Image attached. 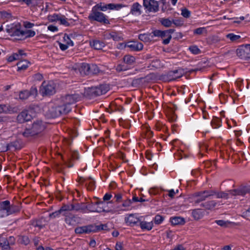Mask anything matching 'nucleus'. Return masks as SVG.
Returning a JSON list of instances; mask_svg holds the SVG:
<instances>
[{"label":"nucleus","mask_w":250,"mask_h":250,"mask_svg":"<svg viewBox=\"0 0 250 250\" xmlns=\"http://www.w3.org/2000/svg\"><path fill=\"white\" fill-rule=\"evenodd\" d=\"M80 99L78 94H67L59 99L54 106V104H49L47 115L51 118L57 117L61 114L69 112L72 109V105Z\"/></svg>","instance_id":"obj_1"},{"label":"nucleus","mask_w":250,"mask_h":250,"mask_svg":"<svg viewBox=\"0 0 250 250\" xmlns=\"http://www.w3.org/2000/svg\"><path fill=\"white\" fill-rule=\"evenodd\" d=\"M213 195H216L217 198L228 199L230 196H244L247 194H250V187H243L237 189L229 191L226 192H215L213 191Z\"/></svg>","instance_id":"obj_2"},{"label":"nucleus","mask_w":250,"mask_h":250,"mask_svg":"<svg viewBox=\"0 0 250 250\" xmlns=\"http://www.w3.org/2000/svg\"><path fill=\"white\" fill-rule=\"evenodd\" d=\"M88 19L91 21H97L104 24L109 23L107 16L104 13L97 11L96 6L92 8V11L88 16Z\"/></svg>","instance_id":"obj_3"},{"label":"nucleus","mask_w":250,"mask_h":250,"mask_svg":"<svg viewBox=\"0 0 250 250\" xmlns=\"http://www.w3.org/2000/svg\"><path fill=\"white\" fill-rule=\"evenodd\" d=\"M40 93L43 96L51 95L55 93V84L52 81L43 82L40 89Z\"/></svg>","instance_id":"obj_4"},{"label":"nucleus","mask_w":250,"mask_h":250,"mask_svg":"<svg viewBox=\"0 0 250 250\" xmlns=\"http://www.w3.org/2000/svg\"><path fill=\"white\" fill-rule=\"evenodd\" d=\"M21 25L19 22L7 25L6 26V31L11 36L22 38V30H21Z\"/></svg>","instance_id":"obj_5"},{"label":"nucleus","mask_w":250,"mask_h":250,"mask_svg":"<svg viewBox=\"0 0 250 250\" xmlns=\"http://www.w3.org/2000/svg\"><path fill=\"white\" fill-rule=\"evenodd\" d=\"M186 72L183 69L179 68L168 72L165 75L164 79L167 81H174L182 77Z\"/></svg>","instance_id":"obj_6"},{"label":"nucleus","mask_w":250,"mask_h":250,"mask_svg":"<svg viewBox=\"0 0 250 250\" xmlns=\"http://www.w3.org/2000/svg\"><path fill=\"white\" fill-rule=\"evenodd\" d=\"M109 89L108 85L102 84L99 86L88 88V91L92 96H97L106 93Z\"/></svg>","instance_id":"obj_7"},{"label":"nucleus","mask_w":250,"mask_h":250,"mask_svg":"<svg viewBox=\"0 0 250 250\" xmlns=\"http://www.w3.org/2000/svg\"><path fill=\"white\" fill-rule=\"evenodd\" d=\"M143 5L149 12H156L159 10V4L155 0H143Z\"/></svg>","instance_id":"obj_8"},{"label":"nucleus","mask_w":250,"mask_h":250,"mask_svg":"<svg viewBox=\"0 0 250 250\" xmlns=\"http://www.w3.org/2000/svg\"><path fill=\"white\" fill-rule=\"evenodd\" d=\"M98 230L96 226L92 225L79 227L75 229V231L77 234L89 233L96 232Z\"/></svg>","instance_id":"obj_9"},{"label":"nucleus","mask_w":250,"mask_h":250,"mask_svg":"<svg viewBox=\"0 0 250 250\" xmlns=\"http://www.w3.org/2000/svg\"><path fill=\"white\" fill-rule=\"evenodd\" d=\"M32 109L22 111L17 117V120L20 123L27 122L31 120L35 115H32Z\"/></svg>","instance_id":"obj_10"},{"label":"nucleus","mask_w":250,"mask_h":250,"mask_svg":"<svg viewBox=\"0 0 250 250\" xmlns=\"http://www.w3.org/2000/svg\"><path fill=\"white\" fill-rule=\"evenodd\" d=\"M95 6L102 11H106L108 9L118 10L123 7L121 5L119 4L109 3L105 4L102 3H99Z\"/></svg>","instance_id":"obj_11"},{"label":"nucleus","mask_w":250,"mask_h":250,"mask_svg":"<svg viewBox=\"0 0 250 250\" xmlns=\"http://www.w3.org/2000/svg\"><path fill=\"white\" fill-rule=\"evenodd\" d=\"M213 195V191H204L203 192H200L193 196L195 204H198L203 201L209 196Z\"/></svg>","instance_id":"obj_12"},{"label":"nucleus","mask_w":250,"mask_h":250,"mask_svg":"<svg viewBox=\"0 0 250 250\" xmlns=\"http://www.w3.org/2000/svg\"><path fill=\"white\" fill-rule=\"evenodd\" d=\"M0 210L3 211L6 216L15 212L14 209L10 206V202L8 200L0 202Z\"/></svg>","instance_id":"obj_13"},{"label":"nucleus","mask_w":250,"mask_h":250,"mask_svg":"<svg viewBox=\"0 0 250 250\" xmlns=\"http://www.w3.org/2000/svg\"><path fill=\"white\" fill-rule=\"evenodd\" d=\"M105 39L109 40L112 39L114 41H120L123 40L122 34L120 32L111 31L107 32L104 35Z\"/></svg>","instance_id":"obj_14"},{"label":"nucleus","mask_w":250,"mask_h":250,"mask_svg":"<svg viewBox=\"0 0 250 250\" xmlns=\"http://www.w3.org/2000/svg\"><path fill=\"white\" fill-rule=\"evenodd\" d=\"M45 127V125L42 121H37L33 124L31 133L32 135L38 134L43 130Z\"/></svg>","instance_id":"obj_15"},{"label":"nucleus","mask_w":250,"mask_h":250,"mask_svg":"<svg viewBox=\"0 0 250 250\" xmlns=\"http://www.w3.org/2000/svg\"><path fill=\"white\" fill-rule=\"evenodd\" d=\"M74 205L73 204H70V205H64L63 207H62V208L58 211H56L55 212L52 213V214H50V216L51 217H55L59 215V214L66 213L67 214H68V211L70 210H74Z\"/></svg>","instance_id":"obj_16"},{"label":"nucleus","mask_w":250,"mask_h":250,"mask_svg":"<svg viewBox=\"0 0 250 250\" xmlns=\"http://www.w3.org/2000/svg\"><path fill=\"white\" fill-rule=\"evenodd\" d=\"M76 69L78 70L82 76L87 75L90 73V65L86 63H81L77 65Z\"/></svg>","instance_id":"obj_17"},{"label":"nucleus","mask_w":250,"mask_h":250,"mask_svg":"<svg viewBox=\"0 0 250 250\" xmlns=\"http://www.w3.org/2000/svg\"><path fill=\"white\" fill-rule=\"evenodd\" d=\"M17 107L11 106L8 104H0V113L12 114L18 111Z\"/></svg>","instance_id":"obj_18"},{"label":"nucleus","mask_w":250,"mask_h":250,"mask_svg":"<svg viewBox=\"0 0 250 250\" xmlns=\"http://www.w3.org/2000/svg\"><path fill=\"white\" fill-rule=\"evenodd\" d=\"M126 45L132 51H139L143 48V44L138 42H129L126 44Z\"/></svg>","instance_id":"obj_19"},{"label":"nucleus","mask_w":250,"mask_h":250,"mask_svg":"<svg viewBox=\"0 0 250 250\" xmlns=\"http://www.w3.org/2000/svg\"><path fill=\"white\" fill-rule=\"evenodd\" d=\"M103 209L102 207H99L97 205V202L95 203H91L87 205V213L88 212H102Z\"/></svg>","instance_id":"obj_20"},{"label":"nucleus","mask_w":250,"mask_h":250,"mask_svg":"<svg viewBox=\"0 0 250 250\" xmlns=\"http://www.w3.org/2000/svg\"><path fill=\"white\" fill-rule=\"evenodd\" d=\"M63 215L65 216V222L69 226H74L77 223V217L76 216L72 214H67L66 213H63Z\"/></svg>","instance_id":"obj_21"},{"label":"nucleus","mask_w":250,"mask_h":250,"mask_svg":"<svg viewBox=\"0 0 250 250\" xmlns=\"http://www.w3.org/2000/svg\"><path fill=\"white\" fill-rule=\"evenodd\" d=\"M174 32V30L169 29L166 31H162L161 37L162 38L166 37L167 38L163 40V43L165 44H168L171 39V34Z\"/></svg>","instance_id":"obj_22"},{"label":"nucleus","mask_w":250,"mask_h":250,"mask_svg":"<svg viewBox=\"0 0 250 250\" xmlns=\"http://www.w3.org/2000/svg\"><path fill=\"white\" fill-rule=\"evenodd\" d=\"M90 46L95 49L100 50L105 46V43L99 40H93L90 42Z\"/></svg>","instance_id":"obj_23"},{"label":"nucleus","mask_w":250,"mask_h":250,"mask_svg":"<svg viewBox=\"0 0 250 250\" xmlns=\"http://www.w3.org/2000/svg\"><path fill=\"white\" fill-rule=\"evenodd\" d=\"M141 5L138 2H135L131 6L130 13L133 15L138 16L141 14Z\"/></svg>","instance_id":"obj_24"},{"label":"nucleus","mask_w":250,"mask_h":250,"mask_svg":"<svg viewBox=\"0 0 250 250\" xmlns=\"http://www.w3.org/2000/svg\"><path fill=\"white\" fill-rule=\"evenodd\" d=\"M204 211L201 209H195L192 210V216L195 220H199L202 218L204 215Z\"/></svg>","instance_id":"obj_25"},{"label":"nucleus","mask_w":250,"mask_h":250,"mask_svg":"<svg viewBox=\"0 0 250 250\" xmlns=\"http://www.w3.org/2000/svg\"><path fill=\"white\" fill-rule=\"evenodd\" d=\"M74 210L82 213H87V205L84 203L74 205Z\"/></svg>","instance_id":"obj_26"},{"label":"nucleus","mask_w":250,"mask_h":250,"mask_svg":"<svg viewBox=\"0 0 250 250\" xmlns=\"http://www.w3.org/2000/svg\"><path fill=\"white\" fill-rule=\"evenodd\" d=\"M111 201H110L109 202H107V203H105L104 202H103V201H100V202H97V205H99V207H102V209H103V212H115L117 210H118V209H114V210H112L111 209H109V208H107V205L109 203H111Z\"/></svg>","instance_id":"obj_27"},{"label":"nucleus","mask_w":250,"mask_h":250,"mask_svg":"<svg viewBox=\"0 0 250 250\" xmlns=\"http://www.w3.org/2000/svg\"><path fill=\"white\" fill-rule=\"evenodd\" d=\"M140 226L141 228L143 230H150L152 229L153 227V223L152 221H140Z\"/></svg>","instance_id":"obj_28"},{"label":"nucleus","mask_w":250,"mask_h":250,"mask_svg":"<svg viewBox=\"0 0 250 250\" xmlns=\"http://www.w3.org/2000/svg\"><path fill=\"white\" fill-rule=\"evenodd\" d=\"M139 219L133 214H130L125 218L126 223L130 226H133L139 222Z\"/></svg>","instance_id":"obj_29"},{"label":"nucleus","mask_w":250,"mask_h":250,"mask_svg":"<svg viewBox=\"0 0 250 250\" xmlns=\"http://www.w3.org/2000/svg\"><path fill=\"white\" fill-rule=\"evenodd\" d=\"M170 222L173 225H183L185 223V219L181 217H173L170 218Z\"/></svg>","instance_id":"obj_30"},{"label":"nucleus","mask_w":250,"mask_h":250,"mask_svg":"<svg viewBox=\"0 0 250 250\" xmlns=\"http://www.w3.org/2000/svg\"><path fill=\"white\" fill-rule=\"evenodd\" d=\"M30 63L27 60H23L17 63L18 66V70H24L26 69L29 66Z\"/></svg>","instance_id":"obj_31"},{"label":"nucleus","mask_w":250,"mask_h":250,"mask_svg":"<svg viewBox=\"0 0 250 250\" xmlns=\"http://www.w3.org/2000/svg\"><path fill=\"white\" fill-rule=\"evenodd\" d=\"M217 205L218 203L215 201H210L202 204V206L208 209H212Z\"/></svg>","instance_id":"obj_32"},{"label":"nucleus","mask_w":250,"mask_h":250,"mask_svg":"<svg viewBox=\"0 0 250 250\" xmlns=\"http://www.w3.org/2000/svg\"><path fill=\"white\" fill-rule=\"evenodd\" d=\"M160 22L163 26L166 27H170L173 23L172 20L167 18H161L160 20Z\"/></svg>","instance_id":"obj_33"},{"label":"nucleus","mask_w":250,"mask_h":250,"mask_svg":"<svg viewBox=\"0 0 250 250\" xmlns=\"http://www.w3.org/2000/svg\"><path fill=\"white\" fill-rule=\"evenodd\" d=\"M35 35V32L32 30L22 31V38H30L34 37Z\"/></svg>","instance_id":"obj_34"},{"label":"nucleus","mask_w":250,"mask_h":250,"mask_svg":"<svg viewBox=\"0 0 250 250\" xmlns=\"http://www.w3.org/2000/svg\"><path fill=\"white\" fill-rule=\"evenodd\" d=\"M124 61L125 64L127 65H131L134 63L135 58L132 56L126 55L124 58Z\"/></svg>","instance_id":"obj_35"},{"label":"nucleus","mask_w":250,"mask_h":250,"mask_svg":"<svg viewBox=\"0 0 250 250\" xmlns=\"http://www.w3.org/2000/svg\"><path fill=\"white\" fill-rule=\"evenodd\" d=\"M226 37L232 42H236L241 38L240 36L235 35L233 33H229L227 34L226 35Z\"/></svg>","instance_id":"obj_36"},{"label":"nucleus","mask_w":250,"mask_h":250,"mask_svg":"<svg viewBox=\"0 0 250 250\" xmlns=\"http://www.w3.org/2000/svg\"><path fill=\"white\" fill-rule=\"evenodd\" d=\"M240 51H243L244 55L246 57L250 58V44H246Z\"/></svg>","instance_id":"obj_37"},{"label":"nucleus","mask_w":250,"mask_h":250,"mask_svg":"<svg viewBox=\"0 0 250 250\" xmlns=\"http://www.w3.org/2000/svg\"><path fill=\"white\" fill-rule=\"evenodd\" d=\"M84 184L86 186H88V188L90 190H92L94 188L95 181L92 178H88L84 180Z\"/></svg>","instance_id":"obj_38"},{"label":"nucleus","mask_w":250,"mask_h":250,"mask_svg":"<svg viewBox=\"0 0 250 250\" xmlns=\"http://www.w3.org/2000/svg\"><path fill=\"white\" fill-rule=\"evenodd\" d=\"M211 125L214 128H217L221 126L220 120L218 118H213L211 121Z\"/></svg>","instance_id":"obj_39"},{"label":"nucleus","mask_w":250,"mask_h":250,"mask_svg":"<svg viewBox=\"0 0 250 250\" xmlns=\"http://www.w3.org/2000/svg\"><path fill=\"white\" fill-rule=\"evenodd\" d=\"M29 96V92L27 90L22 91L19 93V98L21 100H26Z\"/></svg>","instance_id":"obj_40"},{"label":"nucleus","mask_w":250,"mask_h":250,"mask_svg":"<svg viewBox=\"0 0 250 250\" xmlns=\"http://www.w3.org/2000/svg\"><path fill=\"white\" fill-rule=\"evenodd\" d=\"M9 243L5 238L0 237V246L3 249L8 248Z\"/></svg>","instance_id":"obj_41"},{"label":"nucleus","mask_w":250,"mask_h":250,"mask_svg":"<svg viewBox=\"0 0 250 250\" xmlns=\"http://www.w3.org/2000/svg\"><path fill=\"white\" fill-rule=\"evenodd\" d=\"M61 24L64 25L65 26H68L69 23L67 21V19L63 15H60L58 21Z\"/></svg>","instance_id":"obj_42"},{"label":"nucleus","mask_w":250,"mask_h":250,"mask_svg":"<svg viewBox=\"0 0 250 250\" xmlns=\"http://www.w3.org/2000/svg\"><path fill=\"white\" fill-rule=\"evenodd\" d=\"M63 42L68 45L73 46V42L67 35H64L63 37Z\"/></svg>","instance_id":"obj_43"},{"label":"nucleus","mask_w":250,"mask_h":250,"mask_svg":"<svg viewBox=\"0 0 250 250\" xmlns=\"http://www.w3.org/2000/svg\"><path fill=\"white\" fill-rule=\"evenodd\" d=\"M164 220V218L160 215H156L153 219L154 223L157 225L161 224Z\"/></svg>","instance_id":"obj_44"},{"label":"nucleus","mask_w":250,"mask_h":250,"mask_svg":"<svg viewBox=\"0 0 250 250\" xmlns=\"http://www.w3.org/2000/svg\"><path fill=\"white\" fill-rule=\"evenodd\" d=\"M19 59H20V55L17 53H15L13 54L10 56H9L7 60L9 62H12L14 61L19 60Z\"/></svg>","instance_id":"obj_45"},{"label":"nucleus","mask_w":250,"mask_h":250,"mask_svg":"<svg viewBox=\"0 0 250 250\" xmlns=\"http://www.w3.org/2000/svg\"><path fill=\"white\" fill-rule=\"evenodd\" d=\"M60 15L53 14L48 16V20L50 22H57L59 21V18Z\"/></svg>","instance_id":"obj_46"},{"label":"nucleus","mask_w":250,"mask_h":250,"mask_svg":"<svg viewBox=\"0 0 250 250\" xmlns=\"http://www.w3.org/2000/svg\"><path fill=\"white\" fill-rule=\"evenodd\" d=\"M181 15L184 18H188L190 16V12L188 9L184 8L181 9Z\"/></svg>","instance_id":"obj_47"},{"label":"nucleus","mask_w":250,"mask_h":250,"mask_svg":"<svg viewBox=\"0 0 250 250\" xmlns=\"http://www.w3.org/2000/svg\"><path fill=\"white\" fill-rule=\"evenodd\" d=\"M139 39L143 42H147L150 40L149 36L148 34H141L139 36Z\"/></svg>","instance_id":"obj_48"},{"label":"nucleus","mask_w":250,"mask_h":250,"mask_svg":"<svg viewBox=\"0 0 250 250\" xmlns=\"http://www.w3.org/2000/svg\"><path fill=\"white\" fill-rule=\"evenodd\" d=\"M189 49L193 54H198L200 52V49L196 46H191L189 48Z\"/></svg>","instance_id":"obj_49"},{"label":"nucleus","mask_w":250,"mask_h":250,"mask_svg":"<svg viewBox=\"0 0 250 250\" xmlns=\"http://www.w3.org/2000/svg\"><path fill=\"white\" fill-rule=\"evenodd\" d=\"M128 69L129 67L125 64H119L116 67V70L119 72L125 71Z\"/></svg>","instance_id":"obj_50"},{"label":"nucleus","mask_w":250,"mask_h":250,"mask_svg":"<svg viewBox=\"0 0 250 250\" xmlns=\"http://www.w3.org/2000/svg\"><path fill=\"white\" fill-rule=\"evenodd\" d=\"M90 73L96 74L99 71V68L95 64H91L90 65Z\"/></svg>","instance_id":"obj_51"},{"label":"nucleus","mask_w":250,"mask_h":250,"mask_svg":"<svg viewBox=\"0 0 250 250\" xmlns=\"http://www.w3.org/2000/svg\"><path fill=\"white\" fill-rule=\"evenodd\" d=\"M9 149V146L7 144L1 143L0 144V151L4 152L7 151Z\"/></svg>","instance_id":"obj_52"},{"label":"nucleus","mask_w":250,"mask_h":250,"mask_svg":"<svg viewBox=\"0 0 250 250\" xmlns=\"http://www.w3.org/2000/svg\"><path fill=\"white\" fill-rule=\"evenodd\" d=\"M38 94V90L36 87H32L30 91L29 96H33L34 97H35Z\"/></svg>","instance_id":"obj_53"},{"label":"nucleus","mask_w":250,"mask_h":250,"mask_svg":"<svg viewBox=\"0 0 250 250\" xmlns=\"http://www.w3.org/2000/svg\"><path fill=\"white\" fill-rule=\"evenodd\" d=\"M205 31H206L205 27H200L195 29L194 31V33L198 35H200Z\"/></svg>","instance_id":"obj_54"},{"label":"nucleus","mask_w":250,"mask_h":250,"mask_svg":"<svg viewBox=\"0 0 250 250\" xmlns=\"http://www.w3.org/2000/svg\"><path fill=\"white\" fill-rule=\"evenodd\" d=\"M235 83L240 90H241V88L242 86V85L243 84V80L240 78H239L237 79V80L235 82Z\"/></svg>","instance_id":"obj_55"},{"label":"nucleus","mask_w":250,"mask_h":250,"mask_svg":"<svg viewBox=\"0 0 250 250\" xmlns=\"http://www.w3.org/2000/svg\"><path fill=\"white\" fill-rule=\"evenodd\" d=\"M70 46V45H68V44L64 43V42H60L59 43V47L61 49V50L64 51L67 49V48Z\"/></svg>","instance_id":"obj_56"},{"label":"nucleus","mask_w":250,"mask_h":250,"mask_svg":"<svg viewBox=\"0 0 250 250\" xmlns=\"http://www.w3.org/2000/svg\"><path fill=\"white\" fill-rule=\"evenodd\" d=\"M23 25L26 28H31L34 26V24L26 21L23 22Z\"/></svg>","instance_id":"obj_57"},{"label":"nucleus","mask_w":250,"mask_h":250,"mask_svg":"<svg viewBox=\"0 0 250 250\" xmlns=\"http://www.w3.org/2000/svg\"><path fill=\"white\" fill-rule=\"evenodd\" d=\"M47 29L48 30L52 32H55L58 31V28L54 25H50L47 27Z\"/></svg>","instance_id":"obj_58"},{"label":"nucleus","mask_w":250,"mask_h":250,"mask_svg":"<svg viewBox=\"0 0 250 250\" xmlns=\"http://www.w3.org/2000/svg\"><path fill=\"white\" fill-rule=\"evenodd\" d=\"M242 216L244 217H250V208L243 212Z\"/></svg>","instance_id":"obj_59"},{"label":"nucleus","mask_w":250,"mask_h":250,"mask_svg":"<svg viewBox=\"0 0 250 250\" xmlns=\"http://www.w3.org/2000/svg\"><path fill=\"white\" fill-rule=\"evenodd\" d=\"M162 31L156 30L152 32L153 36L155 37H161Z\"/></svg>","instance_id":"obj_60"},{"label":"nucleus","mask_w":250,"mask_h":250,"mask_svg":"<svg viewBox=\"0 0 250 250\" xmlns=\"http://www.w3.org/2000/svg\"><path fill=\"white\" fill-rule=\"evenodd\" d=\"M111 197H112V195L111 194L106 193L104 196L103 200L104 201H108L111 199Z\"/></svg>","instance_id":"obj_61"},{"label":"nucleus","mask_w":250,"mask_h":250,"mask_svg":"<svg viewBox=\"0 0 250 250\" xmlns=\"http://www.w3.org/2000/svg\"><path fill=\"white\" fill-rule=\"evenodd\" d=\"M158 192V189L155 188H151L149 190V193L150 195H155Z\"/></svg>","instance_id":"obj_62"},{"label":"nucleus","mask_w":250,"mask_h":250,"mask_svg":"<svg viewBox=\"0 0 250 250\" xmlns=\"http://www.w3.org/2000/svg\"><path fill=\"white\" fill-rule=\"evenodd\" d=\"M116 250H123V244L121 242H117L115 246Z\"/></svg>","instance_id":"obj_63"},{"label":"nucleus","mask_w":250,"mask_h":250,"mask_svg":"<svg viewBox=\"0 0 250 250\" xmlns=\"http://www.w3.org/2000/svg\"><path fill=\"white\" fill-rule=\"evenodd\" d=\"M216 223L217 225L222 227L226 226L227 225L226 222L222 220H217L216 221Z\"/></svg>","instance_id":"obj_64"}]
</instances>
